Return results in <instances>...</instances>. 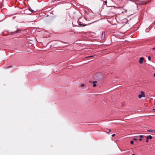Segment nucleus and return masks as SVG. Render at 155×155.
Here are the masks:
<instances>
[{
	"label": "nucleus",
	"instance_id": "16",
	"mask_svg": "<svg viewBox=\"0 0 155 155\" xmlns=\"http://www.w3.org/2000/svg\"><path fill=\"white\" fill-rule=\"evenodd\" d=\"M110 131H111L110 130H109V132H110Z\"/></svg>",
	"mask_w": 155,
	"mask_h": 155
},
{
	"label": "nucleus",
	"instance_id": "15",
	"mask_svg": "<svg viewBox=\"0 0 155 155\" xmlns=\"http://www.w3.org/2000/svg\"><path fill=\"white\" fill-rule=\"evenodd\" d=\"M93 57V56H90L88 57Z\"/></svg>",
	"mask_w": 155,
	"mask_h": 155
},
{
	"label": "nucleus",
	"instance_id": "14",
	"mask_svg": "<svg viewBox=\"0 0 155 155\" xmlns=\"http://www.w3.org/2000/svg\"><path fill=\"white\" fill-rule=\"evenodd\" d=\"M139 140L140 141H141V140H142V139L141 138H140V139H139Z\"/></svg>",
	"mask_w": 155,
	"mask_h": 155
},
{
	"label": "nucleus",
	"instance_id": "5",
	"mask_svg": "<svg viewBox=\"0 0 155 155\" xmlns=\"http://www.w3.org/2000/svg\"><path fill=\"white\" fill-rule=\"evenodd\" d=\"M148 60H149V61H150V60H151V58L150 56H148Z\"/></svg>",
	"mask_w": 155,
	"mask_h": 155
},
{
	"label": "nucleus",
	"instance_id": "10",
	"mask_svg": "<svg viewBox=\"0 0 155 155\" xmlns=\"http://www.w3.org/2000/svg\"><path fill=\"white\" fill-rule=\"evenodd\" d=\"M143 137V135H140L139 136V137H140V138H142V137Z\"/></svg>",
	"mask_w": 155,
	"mask_h": 155
},
{
	"label": "nucleus",
	"instance_id": "4",
	"mask_svg": "<svg viewBox=\"0 0 155 155\" xmlns=\"http://www.w3.org/2000/svg\"><path fill=\"white\" fill-rule=\"evenodd\" d=\"M147 131L148 132H152L153 133H155V130H148Z\"/></svg>",
	"mask_w": 155,
	"mask_h": 155
},
{
	"label": "nucleus",
	"instance_id": "13",
	"mask_svg": "<svg viewBox=\"0 0 155 155\" xmlns=\"http://www.w3.org/2000/svg\"><path fill=\"white\" fill-rule=\"evenodd\" d=\"M152 49L153 50H155V48H152Z\"/></svg>",
	"mask_w": 155,
	"mask_h": 155
},
{
	"label": "nucleus",
	"instance_id": "18",
	"mask_svg": "<svg viewBox=\"0 0 155 155\" xmlns=\"http://www.w3.org/2000/svg\"><path fill=\"white\" fill-rule=\"evenodd\" d=\"M132 155H135L134 154H132Z\"/></svg>",
	"mask_w": 155,
	"mask_h": 155
},
{
	"label": "nucleus",
	"instance_id": "3",
	"mask_svg": "<svg viewBox=\"0 0 155 155\" xmlns=\"http://www.w3.org/2000/svg\"><path fill=\"white\" fill-rule=\"evenodd\" d=\"M152 137L151 135H149L147 137V140H146V142H147L148 141V140H149V139H152Z\"/></svg>",
	"mask_w": 155,
	"mask_h": 155
},
{
	"label": "nucleus",
	"instance_id": "2",
	"mask_svg": "<svg viewBox=\"0 0 155 155\" xmlns=\"http://www.w3.org/2000/svg\"><path fill=\"white\" fill-rule=\"evenodd\" d=\"M144 58L143 57H140V58L139 62L140 64H142L143 63Z\"/></svg>",
	"mask_w": 155,
	"mask_h": 155
},
{
	"label": "nucleus",
	"instance_id": "6",
	"mask_svg": "<svg viewBox=\"0 0 155 155\" xmlns=\"http://www.w3.org/2000/svg\"><path fill=\"white\" fill-rule=\"evenodd\" d=\"M130 143L131 144H134V141H131Z\"/></svg>",
	"mask_w": 155,
	"mask_h": 155
},
{
	"label": "nucleus",
	"instance_id": "17",
	"mask_svg": "<svg viewBox=\"0 0 155 155\" xmlns=\"http://www.w3.org/2000/svg\"><path fill=\"white\" fill-rule=\"evenodd\" d=\"M153 76L154 77H155V73L154 74V75H153Z\"/></svg>",
	"mask_w": 155,
	"mask_h": 155
},
{
	"label": "nucleus",
	"instance_id": "11",
	"mask_svg": "<svg viewBox=\"0 0 155 155\" xmlns=\"http://www.w3.org/2000/svg\"><path fill=\"white\" fill-rule=\"evenodd\" d=\"M115 136V134H113L112 135V137H114V136Z\"/></svg>",
	"mask_w": 155,
	"mask_h": 155
},
{
	"label": "nucleus",
	"instance_id": "9",
	"mask_svg": "<svg viewBox=\"0 0 155 155\" xmlns=\"http://www.w3.org/2000/svg\"><path fill=\"white\" fill-rule=\"evenodd\" d=\"M96 86V84H94L93 85V86L94 87H95Z\"/></svg>",
	"mask_w": 155,
	"mask_h": 155
},
{
	"label": "nucleus",
	"instance_id": "12",
	"mask_svg": "<svg viewBox=\"0 0 155 155\" xmlns=\"http://www.w3.org/2000/svg\"><path fill=\"white\" fill-rule=\"evenodd\" d=\"M133 140H135V141H136L137 140V139L135 138H134L133 139Z\"/></svg>",
	"mask_w": 155,
	"mask_h": 155
},
{
	"label": "nucleus",
	"instance_id": "7",
	"mask_svg": "<svg viewBox=\"0 0 155 155\" xmlns=\"http://www.w3.org/2000/svg\"><path fill=\"white\" fill-rule=\"evenodd\" d=\"M84 86V85L83 84H82L80 85V87H82Z\"/></svg>",
	"mask_w": 155,
	"mask_h": 155
},
{
	"label": "nucleus",
	"instance_id": "1",
	"mask_svg": "<svg viewBox=\"0 0 155 155\" xmlns=\"http://www.w3.org/2000/svg\"><path fill=\"white\" fill-rule=\"evenodd\" d=\"M145 97V94L144 93V92L141 91L140 92V94L139 95H138V98L139 99H140L142 97Z\"/></svg>",
	"mask_w": 155,
	"mask_h": 155
},
{
	"label": "nucleus",
	"instance_id": "8",
	"mask_svg": "<svg viewBox=\"0 0 155 155\" xmlns=\"http://www.w3.org/2000/svg\"><path fill=\"white\" fill-rule=\"evenodd\" d=\"M97 83V81H95L93 82V84H95Z\"/></svg>",
	"mask_w": 155,
	"mask_h": 155
}]
</instances>
